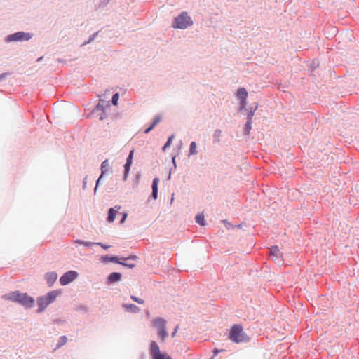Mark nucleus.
I'll return each mask as SVG.
<instances>
[{"label": "nucleus", "mask_w": 359, "mask_h": 359, "mask_svg": "<svg viewBox=\"0 0 359 359\" xmlns=\"http://www.w3.org/2000/svg\"><path fill=\"white\" fill-rule=\"evenodd\" d=\"M173 138H174V135H172V136H170V137L168 138V140L167 142L165 144V145H164V146H163V151H165L166 148H168V147H170V144H171V143H172V139H173Z\"/></svg>", "instance_id": "obj_25"}, {"label": "nucleus", "mask_w": 359, "mask_h": 359, "mask_svg": "<svg viewBox=\"0 0 359 359\" xmlns=\"http://www.w3.org/2000/svg\"><path fill=\"white\" fill-rule=\"evenodd\" d=\"M133 154H134V151L132 150L130 151L127 159H126V163L124 165V175H123V180L126 181L128 179V174H129V172H130V166L132 165V163H133Z\"/></svg>", "instance_id": "obj_8"}, {"label": "nucleus", "mask_w": 359, "mask_h": 359, "mask_svg": "<svg viewBox=\"0 0 359 359\" xmlns=\"http://www.w3.org/2000/svg\"><path fill=\"white\" fill-rule=\"evenodd\" d=\"M74 242L76 243L81 244V245H83L84 246H86V247H90L93 244H95L94 243L86 242V241H80V240H76Z\"/></svg>", "instance_id": "obj_26"}, {"label": "nucleus", "mask_w": 359, "mask_h": 359, "mask_svg": "<svg viewBox=\"0 0 359 359\" xmlns=\"http://www.w3.org/2000/svg\"><path fill=\"white\" fill-rule=\"evenodd\" d=\"M115 208H118V210L121 209L120 206H116Z\"/></svg>", "instance_id": "obj_39"}, {"label": "nucleus", "mask_w": 359, "mask_h": 359, "mask_svg": "<svg viewBox=\"0 0 359 359\" xmlns=\"http://www.w3.org/2000/svg\"><path fill=\"white\" fill-rule=\"evenodd\" d=\"M67 341V338L66 336H62L61 337H60L59 339V341H58V344H57V348H60L62 346L65 345Z\"/></svg>", "instance_id": "obj_22"}, {"label": "nucleus", "mask_w": 359, "mask_h": 359, "mask_svg": "<svg viewBox=\"0 0 359 359\" xmlns=\"http://www.w3.org/2000/svg\"><path fill=\"white\" fill-rule=\"evenodd\" d=\"M127 216H128L127 213H124V214L123 215V218H122V219L121 220V223H123V222H125V220H126V219Z\"/></svg>", "instance_id": "obj_35"}, {"label": "nucleus", "mask_w": 359, "mask_h": 359, "mask_svg": "<svg viewBox=\"0 0 359 359\" xmlns=\"http://www.w3.org/2000/svg\"><path fill=\"white\" fill-rule=\"evenodd\" d=\"M221 133H222V131H221V130H215V137H220Z\"/></svg>", "instance_id": "obj_33"}, {"label": "nucleus", "mask_w": 359, "mask_h": 359, "mask_svg": "<svg viewBox=\"0 0 359 359\" xmlns=\"http://www.w3.org/2000/svg\"><path fill=\"white\" fill-rule=\"evenodd\" d=\"M237 96L243 102H245L248 96L247 90L243 88H239L237 92Z\"/></svg>", "instance_id": "obj_15"}, {"label": "nucleus", "mask_w": 359, "mask_h": 359, "mask_svg": "<svg viewBox=\"0 0 359 359\" xmlns=\"http://www.w3.org/2000/svg\"><path fill=\"white\" fill-rule=\"evenodd\" d=\"M131 299H132L134 302H137V303H138V304H144V301L142 299H140V298L136 297H135V296H131Z\"/></svg>", "instance_id": "obj_30"}, {"label": "nucleus", "mask_w": 359, "mask_h": 359, "mask_svg": "<svg viewBox=\"0 0 359 359\" xmlns=\"http://www.w3.org/2000/svg\"><path fill=\"white\" fill-rule=\"evenodd\" d=\"M8 75V74H2L0 75V80L2 79H4L6 78V76Z\"/></svg>", "instance_id": "obj_36"}, {"label": "nucleus", "mask_w": 359, "mask_h": 359, "mask_svg": "<svg viewBox=\"0 0 359 359\" xmlns=\"http://www.w3.org/2000/svg\"><path fill=\"white\" fill-rule=\"evenodd\" d=\"M251 124H252L251 118H249V120L248 121V122L245 124V130H246L247 134L249 133V132L251 129Z\"/></svg>", "instance_id": "obj_27"}, {"label": "nucleus", "mask_w": 359, "mask_h": 359, "mask_svg": "<svg viewBox=\"0 0 359 359\" xmlns=\"http://www.w3.org/2000/svg\"><path fill=\"white\" fill-rule=\"evenodd\" d=\"M105 262H112L116 263H121L118 259L116 257H106L104 258Z\"/></svg>", "instance_id": "obj_24"}, {"label": "nucleus", "mask_w": 359, "mask_h": 359, "mask_svg": "<svg viewBox=\"0 0 359 359\" xmlns=\"http://www.w3.org/2000/svg\"><path fill=\"white\" fill-rule=\"evenodd\" d=\"M153 359H172V358L170 356H169L168 355L164 353L162 355H158V356H156V357L154 358Z\"/></svg>", "instance_id": "obj_29"}, {"label": "nucleus", "mask_w": 359, "mask_h": 359, "mask_svg": "<svg viewBox=\"0 0 359 359\" xmlns=\"http://www.w3.org/2000/svg\"><path fill=\"white\" fill-rule=\"evenodd\" d=\"M101 175L98 179V180L97 181V184H96V187H95V190H96L97 189V187L98 186L101 179L102 178V177L104 176V174L106 173H110L111 172V167L110 166V164H109V162L108 160H105L104 161L102 164H101Z\"/></svg>", "instance_id": "obj_7"}, {"label": "nucleus", "mask_w": 359, "mask_h": 359, "mask_svg": "<svg viewBox=\"0 0 359 359\" xmlns=\"http://www.w3.org/2000/svg\"><path fill=\"white\" fill-rule=\"evenodd\" d=\"M121 278V274L116 272L111 273L108 278L109 282L110 283H114L119 281Z\"/></svg>", "instance_id": "obj_16"}, {"label": "nucleus", "mask_w": 359, "mask_h": 359, "mask_svg": "<svg viewBox=\"0 0 359 359\" xmlns=\"http://www.w3.org/2000/svg\"><path fill=\"white\" fill-rule=\"evenodd\" d=\"M270 256L275 262L280 263L282 262L281 254L278 246H273L271 248Z\"/></svg>", "instance_id": "obj_9"}, {"label": "nucleus", "mask_w": 359, "mask_h": 359, "mask_svg": "<svg viewBox=\"0 0 359 359\" xmlns=\"http://www.w3.org/2000/svg\"><path fill=\"white\" fill-rule=\"evenodd\" d=\"M159 183V179L158 178H154L152 183V196L154 199L157 198L158 195V185Z\"/></svg>", "instance_id": "obj_14"}, {"label": "nucleus", "mask_w": 359, "mask_h": 359, "mask_svg": "<svg viewBox=\"0 0 359 359\" xmlns=\"http://www.w3.org/2000/svg\"><path fill=\"white\" fill-rule=\"evenodd\" d=\"M197 145L195 142H191L190 144V148H189V155H196L197 151Z\"/></svg>", "instance_id": "obj_20"}, {"label": "nucleus", "mask_w": 359, "mask_h": 359, "mask_svg": "<svg viewBox=\"0 0 359 359\" xmlns=\"http://www.w3.org/2000/svg\"><path fill=\"white\" fill-rule=\"evenodd\" d=\"M95 245H99L104 249H108L110 246L102 244V243H96Z\"/></svg>", "instance_id": "obj_32"}, {"label": "nucleus", "mask_w": 359, "mask_h": 359, "mask_svg": "<svg viewBox=\"0 0 359 359\" xmlns=\"http://www.w3.org/2000/svg\"><path fill=\"white\" fill-rule=\"evenodd\" d=\"M161 117L160 116L155 117L154 121L151 126L145 130V133H149L161 121Z\"/></svg>", "instance_id": "obj_18"}, {"label": "nucleus", "mask_w": 359, "mask_h": 359, "mask_svg": "<svg viewBox=\"0 0 359 359\" xmlns=\"http://www.w3.org/2000/svg\"><path fill=\"white\" fill-rule=\"evenodd\" d=\"M116 217V211L113 208H110L109 210V215L107 217V220L109 222H112L115 219Z\"/></svg>", "instance_id": "obj_21"}, {"label": "nucleus", "mask_w": 359, "mask_h": 359, "mask_svg": "<svg viewBox=\"0 0 359 359\" xmlns=\"http://www.w3.org/2000/svg\"><path fill=\"white\" fill-rule=\"evenodd\" d=\"M196 222L201 226H204L205 224V221L203 213H199L196 216Z\"/></svg>", "instance_id": "obj_19"}, {"label": "nucleus", "mask_w": 359, "mask_h": 359, "mask_svg": "<svg viewBox=\"0 0 359 359\" xmlns=\"http://www.w3.org/2000/svg\"><path fill=\"white\" fill-rule=\"evenodd\" d=\"M77 277V273L74 271H69L65 273L60 278V283L62 285H66L74 280Z\"/></svg>", "instance_id": "obj_6"}, {"label": "nucleus", "mask_w": 359, "mask_h": 359, "mask_svg": "<svg viewBox=\"0 0 359 359\" xmlns=\"http://www.w3.org/2000/svg\"><path fill=\"white\" fill-rule=\"evenodd\" d=\"M158 334L160 336V337L161 338L162 340H164L168 336V334L166 331V328H163L162 330H160L158 331Z\"/></svg>", "instance_id": "obj_23"}, {"label": "nucleus", "mask_w": 359, "mask_h": 359, "mask_svg": "<svg viewBox=\"0 0 359 359\" xmlns=\"http://www.w3.org/2000/svg\"><path fill=\"white\" fill-rule=\"evenodd\" d=\"M153 325L158 329L159 331L160 330H162L163 328L165 327L166 321L165 319L161 318H158L154 319L152 321Z\"/></svg>", "instance_id": "obj_13"}, {"label": "nucleus", "mask_w": 359, "mask_h": 359, "mask_svg": "<svg viewBox=\"0 0 359 359\" xmlns=\"http://www.w3.org/2000/svg\"><path fill=\"white\" fill-rule=\"evenodd\" d=\"M252 116H253V112H252V111H250V112L248 114V118H252Z\"/></svg>", "instance_id": "obj_37"}, {"label": "nucleus", "mask_w": 359, "mask_h": 359, "mask_svg": "<svg viewBox=\"0 0 359 359\" xmlns=\"http://www.w3.org/2000/svg\"><path fill=\"white\" fill-rule=\"evenodd\" d=\"M60 294V292L57 290H53L48 292L46 296L38 298L37 302L39 305V312H41L46 309L50 304L54 302Z\"/></svg>", "instance_id": "obj_2"}, {"label": "nucleus", "mask_w": 359, "mask_h": 359, "mask_svg": "<svg viewBox=\"0 0 359 359\" xmlns=\"http://www.w3.org/2000/svg\"><path fill=\"white\" fill-rule=\"evenodd\" d=\"M32 37V34L30 33H26L24 32H18L13 34L8 35L6 37L7 42L18 41H28Z\"/></svg>", "instance_id": "obj_5"}, {"label": "nucleus", "mask_w": 359, "mask_h": 359, "mask_svg": "<svg viewBox=\"0 0 359 359\" xmlns=\"http://www.w3.org/2000/svg\"><path fill=\"white\" fill-rule=\"evenodd\" d=\"M192 24V20L191 17L188 15V13L187 12H182L175 18L172 27L177 29H186Z\"/></svg>", "instance_id": "obj_4"}, {"label": "nucleus", "mask_w": 359, "mask_h": 359, "mask_svg": "<svg viewBox=\"0 0 359 359\" xmlns=\"http://www.w3.org/2000/svg\"><path fill=\"white\" fill-rule=\"evenodd\" d=\"M57 278V274L55 272H48L45 275V279L50 287L55 283Z\"/></svg>", "instance_id": "obj_10"}, {"label": "nucleus", "mask_w": 359, "mask_h": 359, "mask_svg": "<svg viewBox=\"0 0 359 359\" xmlns=\"http://www.w3.org/2000/svg\"><path fill=\"white\" fill-rule=\"evenodd\" d=\"M118 98H119V95L118 93H115L113 97H112V103L114 105H117L118 104Z\"/></svg>", "instance_id": "obj_28"}, {"label": "nucleus", "mask_w": 359, "mask_h": 359, "mask_svg": "<svg viewBox=\"0 0 359 359\" xmlns=\"http://www.w3.org/2000/svg\"><path fill=\"white\" fill-rule=\"evenodd\" d=\"M123 308H125V309L127 311H130V312H133V313H137L140 311V308H138L137 306L134 305V304H123Z\"/></svg>", "instance_id": "obj_17"}, {"label": "nucleus", "mask_w": 359, "mask_h": 359, "mask_svg": "<svg viewBox=\"0 0 359 359\" xmlns=\"http://www.w3.org/2000/svg\"><path fill=\"white\" fill-rule=\"evenodd\" d=\"M178 328H179V326H178V325H177V326L175 327V330H174V332L172 333V337H174L175 336V334H176V333H177V332Z\"/></svg>", "instance_id": "obj_34"}, {"label": "nucleus", "mask_w": 359, "mask_h": 359, "mask_svg": "<svg viewBox=\"0 0 359 359\" xmlns=\"http://www.w3.org/2000/svg\"><path fill=\"white\" fill-rule=\"evenodd\" d=\"M153 325L158 329L159 331L160 330H162L163 328L165 327L166 321L165 319L161 318H158L154 319L152 321Z\"/></svg>", "instance_id": "obj_12"}, {"label": "nucleus", "mask_w": 359, "mask_h": 359, "mask_svg": "<svg viewBox=\"0 0 359 359\" xmlns=\"http://www.w3.org/2000/svg\"><path fill=\"white\" fill-rule=\"evenodd\" d=\"M6 298L13 302H18L26 307H32L34 300L32 297L28 296L26 293L20 292H13L6 295Z\"/></svg>", "instance_id": "obj_1"}, {"label": "nucleus", "mask_w": 359, "mask_h": 359, "mask_svg": "<svg viewBox=\"0 0 359 359\" xmlns=\"http://www.w3.org/2000/svg\"><path fill=\"white\" fill-rule=\"evenodd\" d=\"M150 353L151 355H152V358L158 356V355L163 354L161 353L159 346L156 341H152L151 343Z\"/></svg>", "instance_id": "obj_11"}, {"label": "nucleus", "mask_w": 359, "mask_h": 359, "mask_svg": "<svg viewBox=\"0 0 359 359\" xmlns=\"http://www.w3.org/2000/svg\"><path fill=\"white\" fill-rule=\"evenodd\" d=\"M229 338L236 343L243 342L248 340V337L243 330V327L238 325H234L229 334Z\"/></svg>", "instance_id": "obj_3"}, {"label": "nucleus", "mask_w": 359, "mask_h": 359, "mask_svg": "<svg viewBox=\"0 0 359 359\" xmlns=\"http://www.w3.org/2000/svg\"><path fill=\"white\" fill-rule=\"evenodd\" d=\"M121 264L123 265V266H128V267H130V268H133L135 266L134 264H127V263H125V262H121L120 263Z\"/></svg>", "instance_id": "obj_31"}, {"label": "nucleus", "mask_w": 359, "mask_h": 359, "mask_svg": "<svg viewBox=\"0 0 359 359\" xmlns=\"http://www.w3.org/2000/svg\"><path fill=\"white\" fill-rule=\"evenodd\" d=\"M219 352V350L215 349V350L214 351V354H215V355H216Z\"/></svg>", "instance_id": "obj_38"}]
</instances>
